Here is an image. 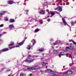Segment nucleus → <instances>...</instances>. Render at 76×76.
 Returning a JSON list of instances; mask_svg holds the SVG:
<instances>
[{
	"label": "nucleus",
	"mask_w": 76,
	"mask_h": 76,
	"mask_svg": "<svg viewBox=\"0 0 76 76\" xmlns=\"http://www.w3.org/2000/svg\"><path fill=\"white\" fill-rule=\"evenodd\" d=\"M44 73H48L50 74H53V73L57 74L58 73V72L56 71H53L51 69H47L44 71Z\"/></svg>",
	"instance_id": "f257e3e1"
},
{
	"label": "nucleus",
	"mask_w": 76,
	"mask_h": 76,
	"mask_svg": "<svg viewBox=\"0 0 76 76\" xmlns=\"http://www.w3.org/2000/svg\"><path fill=\"white\" fill-rule=\"evenodd\" d=\"M65 52L64 51H62L60 53V54L59 55V57H61V56H65L66 55V57H68V56L67 55H69L68 53L65 54L64 53Z\"/></svg>",
	"instance_id": "f03ea898"
},
{
	"label": "nucleus",
	"mask_w": 76,
	"mask_h": 76,
	"mask_svg": "<svg viewBox=\"0 0 76 76\" xmlns=\"http://www.w3.org/2000/svg\"><path fill=\"white\" fill-rule=\"evenodd\" d=\"M62 20L63 22L64 23V24L65 26H66V25H67L68 26H69L70 28V26L67 23V22H66V20H65V19H64V18H63V17H62Z\"/></svg>",
	"instance_id": "7ed1b4c3"
},
{
	"label": "nucleus",
	"mask_w": 76,
	"mask_h": 76,
	"mask_svg": "<svg viewBox=\"0 0 76 76\" xmlns=\"http://www.w3.org/2000/svg\"><path fill=\"white\" fill-rule=\"evenodd\" d=\"M34 67H31V68H27V70H31H31H35L36 69H37L38 68V66H34Z\"/></svg>",
	"instance_id": "20e7f679"
},
{
	"label": "nucleus",
	"mask_w": 76,
	"mask_h": 76,
	"mask_svg": "<svg viewBox=\"0 0 76 76\" xmlns=\"http://www.w3.org/2000/svg\"><path fill=\"white\" fill-rule=\"evenodd\" d=\"M30 59H27L26 60L24 61H25V62H29V63H31V62H33V61H34V59H31V60Z\"/></svg>",
	"instance_id": "39448f33"
},
{
	"label": "nucleus",
	"mask_w": 76,
	"mask_h": 76,
	"mask_svg": "<svg viewBox=\"0 0 76 76\" xmlns=\"http://www.w3.org/2000/svg\"><path fill=\"white\" fill-rule=\"evenodd\" d=\"M57 10L59 12H61L62 11V8L60 6L58 7L56 9H55V10Z\"/></svg>",
	"instance_id": "423d86ee"
},
{
	"label": "nucleus",
	"mask_w": 76,
	"mask_h": 76,
	"mask_svg": "<svg viewBox=\"0 0 76 76\" xmlns=\"http://www.w3.org/2000/svg\"><path fill=\"white\" fill-rule=\"evenodd\" d=\"M8 50H9V48H8L2 49L0 50V53H1V52H4V51H8Z\"/></svg>",
	"instance_id": "0eeeda50"
},
{
	"label": "nucleus",
	"mask_w": 76,
	"mask_h": 76,
	"mask_svg": "<svg viewBox=\"0 0 76 76\" xmlns=\"http://www.w3.org/2000/svg\"><path fill=\"white\" fill-rule=\"evenodd\" d=\"M48 15H52V16H54V15H55V13L54 12V11H50V12H49L48 13Z\"/></svg>",
	"instance_id": "6e6552de"
},
{
	"label": "nucleus",
	"mask_w": 76,
	"mask_h": 76,
	"mask_svg": "<svg viewBox=\"0 0 76 76\" xmlns=\"http://www.w3.org/2000/svg\"><path fill=\"white\" fill-rule=\"evenodd\" d=\"M10 30H12L14 29V26L12 25H10L9 26Z\"/></svg>",
	"instance_id": "1a4fd4ad"
},
{
	"label": "nucleus",
	"mask_w": 76,
	"mask_h": 76,
	"mask_svg": "<svg viewBox=\"0 0 76 76\" xmlns=\"http://www.w3.org/2000/svg\"><path fill=\"white\" fill-rule=\"evenodd\" d=\"M45 13V12L44 10H42L40 11L39 12V14H41V15H44Z\"/></svg>",
	"instance_id": "9d476101"
},
{
	"label": "nucleus",
	"mask_w": 76,
	"mask_h": 76,
	"mask_svg": "<svg viewBox=\"0 0 76 76\" xmlns=\"http://www.w3.org/2000/svg\"><path fill=\"white\" fill-rule=\"evenodd\" d=\"M19 46H20V45H19V44H18V45H17L16 46H14L13 47H9V48H10V49H12V48H15V47H19Z\"/></svg>",
	"instance_id": "9b49d317"
},
{
	"label": "nucleus",
	"mask_w": 76,
	"mask_h": 76,
	"mask_svg": "<svg viewBox=\"0 0 76 76\" xmlns=\"http://www.w3.org/2000/svg\"><path fill=\"white\" fill-rule=\"evenodd\" d=\"M15 20L13 19H10L9 20L10 23H13V22H15Z\"/></svg>",
	"instance_id": "f8f14e48"
},
{
	"label": "nucleus",
	"mask_w": 76,
	"mask_h": 76,
	"mask_svg": "<svg viewBox=\"0 0 76 76\" xmlns=\"http://www.w3.org/2000/svg\"><path fill=\"white\" fill-rule=\"evenodd\" d=\"M25 40H23L22 42L19 43V45H20V46H21V45H23V43H24V42H25Z\"/></svg>",
	"instance_id": "ddd939ff"
},
{
	"label": "nucleus",
	"mask_w": 76,
	"mask_h": 76,
	"mask_svg": "<svg viewBox=\"0 0 76 76\" xmlns=\"http://www.w3.org/2000/svg\"><path fill=\"white\" fill-rule=\"evenodd\" d=\"M38 51H41V52H42L44 51V48H41L40 49H37Z\"/></svg>",
	"instance_id": "4468645a"
},
{
	"label": "nucleus",
	"mask_w": 76,
	"mask_h": 76,
	"mask_svg": "<svg viewBox=\"0 0 76 76\" xmlns=\"http://www.w3.org/2000/svg\"><path fill=\"white\" fill-rule=\"evenodd\" d=\"M13 1H7L8 4H12L13 3Z\"/></svg>",
	"instance_id": "2eb2a0df"
},
{
	"label": "nucleus",
	"mask_w": 76,
	"mask_h": 76,
	"mask_svg": "<svg viewBox=\"0 0 76 76\" xmlns=\"http://www.w3.org/2000/svg\"><path fill=\"white\" fill-rule=\"evenodd\" d=\"M31 57V55H29L28 56L27 58V59H29V60H31V59H33V60H34L33 58H30Z\"/></svg>",
	"instance_id": "dca6fc26"
},
{
	"label": "nucleus",
	"mask_w": 76,
	"mask_h": 76,
	"mask_svg": "<svg viewBox=\"0 0 76 76\" xmlns=\"http://www.w3.org/2000/svg\"><path fill=\"white\" fill-rule=\"evenodd\" d=\"M6 12V11H1L0 13V15H4Z\"/></svg>",
	"instance_id": "f3484780"
},
{
	"label": "nucleus",
	"mask_w": 76,
	"mask_h": 76,
	"mask_svg": "<svg viewBox=\"0 0 76 76\" xmlns=\"http://www.w3.org/2000/svg\"><path fill=\"white\" fill-rule=\"evenodd\" d=\"M48 5V3L46 1L45 2L44 4H43V5L44 6H46L47 5Z\"/></svg>",
	"instance_id": "a211bd4d"
},
{
	"label": "nucleus",
	"mask_w": 76,
	"mask_h": 76,
	"mask_svg": "<svg viewBox=\"0 0 76 76\" xmlns=\"http://www.w3.org/2000/svg\"><path fill=\"white\" fill-rule=\"evenodd\" d=\"M31 42H34L33 44V45H35V44L36 43V42L35 41V40H31Z\"/></svg>",
	"instance_id": "6ab92c4d"
},
{
	"label": "nucleus",
	"mask_w": 76,
	"mask_h": 76,
	"mask_svg": "<svg viewBox=\"0 0 76 76\" xmlns=\"http://www.w3.org/2000/svg\"><path fill=\"white\" fill-rule=\"evenodd\" d=\"M69 49L72 50H73V46H69Z\"/></svg>",
	"instance_id": "aec40b11"
},
{
	"label": "nucleus",
	"mask_w": 76,
	"mask_h": 76,
	"mask_svg": "<svg viewBox=\"0 0 76 76\" xmlns=\"http://www.w3.org/2000/svg\"><path fill=\"white\" fill-rule=\"evenodd\" d=\"M40 31V29L38 28H37L36 30H35L34 31V32H35V33L37 32H38V31Z\"/></svg>",
	"instance_id": "412c9836"
},
{
	"label": "nucleus",
	"mask_w": 76,
	"mask_h": 76,
	"mask_svg": "<svg viewBox=\"0 0 76 76\" xmlns=\"http://www.w3.org/2000/svg\"><path fill=\"white\" fill-rule=\"evenodd\" d=\"M68 72H69V73H68V74L71 75V74H72L73 73V71H68Z\"/></svg>",
	"instance_id": "4be33fe9"
},
{
	"label": "nucleus",
	"mask_w": 76,
	"mask_h": 76,
	"mask_svg": "<svg viewBox=\"0 0 76 76\" xmlns=\"http://www.w3.org/2000/svg\"><path fill=\"white\" fill-rule=\"evenodd\" d=\"M14 45V43L11 42V43L9 45V47H11V46H13Z\"/></svg>",
	"instance_id": "5701e85b"
},
{
	"label": "nucleus",
	"mask_w": 76,
	"mask_h": 76,
	"mask_svg": "<svg viewBox=\"0 0 76 76\" xmlns=\"http://www.w3.org/2000/svg\"><path fill=\"white\" fill-rule=\"evenodd\" d=\"M68 73H69V71L66 72H64V73L65 74V75H70L68 74Z\"/></svg>",
	"instance_id": "b1692460"
},
{
	"label": "nucleus",
	"mask_w": 76,
	"mask_h": 76,
	"mask_svg": "<svg viewBox=\"0 0 76 76\" xmlns=\"http://www.w3.org/2000/svg\"><path fill=\"white\" fill-rule=\"evenodd\" d=\"M27 48L28 50H31V46L30 45H28Z\"/></svg>",
	"instance_id": "393cba45"
},
{
	"label": "nucleus",
	"mask_w": 76,
	"mask_h": 76,
	"mask_svg": "<svg viewBox=\"0 0 76 76\" xmlns=\"http://www.w3.org/2000/svg\"><path fill=\"white\" fill-rule=\"evenodd\" d=\"M53 53L54 54H57V53H58V50H54Z\"/></svg>",
	"instance_id": "a878e982"
},
{
	"label": "nucleus",
	"mask_w": 76,
	"mask_h": 76,
	"mask_svg": "<svg viewBox=\"0 0 76 76\" xmlns=\"http://www.w3.org/2000/svg\"><path fill=\"white\" fill-rule=\"evenodd\" d=\"M42 64L43 66H45V64H46V63L44 62H43L42 63Z\"/></svg>",
	"instance_id": "bb28decb"
},
{
	"label": "nucleus",
	"mask_w": 76,
	"mask_h": 76,
	"mask_svg": "<svg viewBox=\"0 0 76 76\" xmlns=\"http://www.w3.org/2000/svg\"><path fill=\"white\" fill-rule=\"evenodd\" d=\"M57 42H55L53 43V46H54L55 45H57Z\"/></svg>",
	"instance_id": "cd10ccee"
},
{
	"label": "nucleus",
	"mask_w": 76,
	"mask_h": 76,
	"mask_svg": "<svg viewBox=\"0 0 76 76\" xmlns=\"http://www.w3.org/2000/svg\"><path fill=\"white\" fill-rule=\"evenodd\" d=\"M71 24L72 25V26H73V25H75V23H74V22H73V21H72L71 23Z\"/></svg>",
	"instance_id": "c85d7f7f"
},
{
	"label": "nucleus",
	"mask_w": 76,
	"mask_h": 76,
	"mask_svg": "<svg viewBox=\"0 0 76 76\" xmlns=\"http://www.w3.org/2000/svg\"><path fill=\"white\" fill-rule=\"evenodd\" d=\"M56 42H57V43L58 44H59V43H60V42H61L59 40L56 41Z\"/></svg>",
	"instance_id": "c756f323"
},
{
	"label": "nucleus",
	"mask_w": 76,
	"mask_h": 76,
	"mask_svg": "<svg viewBox=\"0 0 76 76\" xmlns=\"http://www.w3.org/2000/svg\"><path fill=\"white\" fill-rule=\"evenodd\" d=\"M31 18H28V21H30V22H31L32 21V20H31Z\"/></svg>",
	"instance_id": "7c9ffc66"
},
{
	"label": "nucleus",
	"mask_w": 76,
	"mask_h": 76,
	"mask_svg": "<svg viewBox=\"0 0 76 76\" xmlns=\"http://www.w3.org/2000/svg\"><path fill=\"white\" fill-rule=\"evenodd\" d=\"M50 41H51V42L54 41V39L53 38L50 39Z\"/></svg>",
	"instance_id": "2f4dec72"
},
{
	"label": "nucleus",
	"mask_w": 76,
	"mask_h": 76,
	"mask_svg": "<svg viewBox=\"0 0 76 76\" xmlns=\"http://www.w3.org/2000/svg\"><path fill=\"white\" fill-rule=\"evenodd\" d=\"M72 43H73V44H74V45H76V42H75V41H73L72 42Z\"/></svg>",
	"instance_id": "473e14b6"
},
{
	"label": "nucleus",
	"mask_w": 76,
	"mask_h": 76,
	"mask_svg": "<svg viewBox=\"0 0 76 76\" xmlns=\"http://www.w3.org/2000/svg\"><path fill=\"white\" fill-rule=\"evenodd\" d=\"M73 40L72 39H71V40H69V42H73Z\"/></svg>",
	"instance_id": "72a5a7b5"
},
{
	"label": "nucleus",
	"mask_w": 76,
	"mask_h": 76,
	"mask_svg": "<svg viewBox=\"0 0 76 76\" xmlns=\"http://www.w3.org/2000/svg\"><path fill=\"white\" fill-rule=\"evenodd\" d=\"M5 20L6 21H8L9 20V19H8V18H5Z\"/></svg>",
	"instance_id": "f704fd0d"
},
{
	"label": "nucleus",
	"mask_w": 76,
	"mask_h": 76,
	"mask_svg": "<svg viewBox=\"0 0 76 76\" xmlns=\"http://www.w3.org/2000/svg\"><path fill=\"white\" fill-rule=\"evenodd\" d=\"M40 24H42V23H43V21H42V20H41L40 21Z\"/></svg>",
	"instance_id": "c9c22d12"
},
{
	"label": "nucleus",
	"mask_w": 76,
	"mask_h": 76,
	"mask_svg": "<svg viewBox=\"0 0 76 76\" xmlns=\"http://www.w3.org/2000/svg\"><path fill=\"white\" fill-rule=\"evenodd\" d=\"M67 49H70V47H67L66 48V50H67Z\"/></svg>",
	"instance_id": "e433bc0d"
},
{
	"label": "nucleus",
	"mask_w": 76,
	"mask_h": 76,
	"mask_svg": "<svg viewBox=\"0 0 76 76\" xmlns=\"http://www.w3.org/2000/svg\"><path fill=\"white\" fill-rule=\"evenodd\" d=\"M3 26H4V25L1 24L0 25V27H3Z\"/></svg>",
	"instance_id": "4c0bfd02"
},
{
	"label": "nucleus",
	"mask_w": 76,
	"mask_h": 76,
	"mask_svg": "<svg viewBox=\"0 0 76 76\" xmlns=\"http://www.w3.org/2000/svg\"><path fill=\"white\" fill-rule=\"evenodd\" d=\"M50 20H51V19H48L47 20V21L48 22H50Z\"/></svg>",
	"instance_id": "58836bf2"
},
{
	"label": "nucleus",
	"mask_w": 76,
	"mask_h": 76,
	"mask_svg": "<svg viewBox=\"0 0 76 76\" xmlns=\"http://www.w3.org/2000/svg\"><path fill=\"white\" fill-rule=\"evenodd\" d=\"M28 76H32V74H30Z\"/></svg>",
	"instance_id": "ea45409f"
},
{
	"label": "nucleus",
	"mask_w": 76,
	"mask_h": 76,
	"mask_svg": "<svg viewBox=\"0 0 76 76\" xmlns=\"http://www.w3.org/2000/svg\"><path fill=\"white\" fill-rule=\"evenodd\" d=\"M61 23H58V25H61Z\"/></svg>",
	"instance_id": "a19ab883"
},
{
	"label": "nucleus",
	"mask_w": 76,
	"mask_h": 76,
	"mask_svg": "<svg viewBox=\"0 0 76 76\" xmlns=\"http://www.w3.org/2000/svg\"><path fill=\"white\" fill-rule=\"evenodd\" d=\"M25 12H27V13L28 12H29V11L28 10H25Z\"/></svg>",
	"instance_id": "79ce46f5"
},
{
	"label": "nucleus",
	"mask_w": 76,
	"mask_h": 76,
	"mask_svg": "<svg viewBox=\"0 0 76 76\" xmlns=\"http://www.w3.org/2000/svg\"><path fill=\"white\" fill-rule=\"evenodd\" d=\"M20 76H23V74H20Z\"/></svg>",
	"instance_id": "37998d69"
},
{
	"label": "nucleus",
	"mask_w": 76,
	"mask_h": 76,
	"mask_svg": "<svg viewBox=\"0 0 76 76\" xmlns=\"http://www.w3.org/2000/svg\"><path fill=\"white\" fill-rule=\"evenodd\" d=\"M33 46H31V50H32V49H33Z\"/></svg>",
	"instance_id": "c03bdc74"
},
{
	"label": "nucleus",
	"mask_w": 76,
	"mask_h": 76,
	"mask_svg": "<svg viewBox=\"0 0 76 76\" xmlns=\"http://www.w3.org/2000/svg\"><path fill=\"white\" fill-rule=\"evenodd\" d=\"M7 72H9V71H10V69H8L7 70Z\"/></svg>",
	"instance_id": "a18cd8bd"
},
{
	"label": "nucleus",
	"mask_w": 76,
	"mask_h": 76,
	"mask_svg": "<svg viewBox=\"0 0 76 76\" xmlns=\"http://www.w3.org/2000/svg\"><path fill=\"white\" fill-rule=\"evenodd\" d=\"M54 12L55 13H57V12L56 11H54Z\"/></svg>",
	"instance_id": "49530a36"
},
{
	"label": "nucleus",
	"mask_w": 76,
	"mask_h": 76,
	"mask_svg": "<svg viewBox=\"0 0 76 76\" xmlns=\"http://www.w3.org/2000/svg\"><path fill=\"white\" fill-rule=\"evenodd\" d=\"M69 45H73V44H72V43H71L69 44Z\"/></svg>",
	"instance_id": "de8ad7c7"
},
{
	"label": "nucleus",
	"mask_w": 76,
	"mask_h": 76,
	"mask_svg": "<svg viewBox=\"0 0 76 76\" xmlns=\"http://www.w3.org/2000/svg\"><path fill=\"white\" fill-rule=\"evenodd\" d=\"M53 15H51L50 16V17H51V18H52V17H53Z\"/></svg>",
	"instance_id": "09e8293b"
},
{
	"label": "nucleus",
	"mask_w": 76,
	"mask_h": 76,
	"mask_svg": "<svg viewBox=\"0 0 76 76\" xmlns=\"http://www.w3.org/2000/svg\"><path fill=\"white\" fill-rule=\"evenodd\" d=\"M66 5H69V4L67 3H66Z\"/></svg>",
	"instance_id": "8fccbe9b"
},
{
	"label": "nucleus",
	"mask_w": 76,
	"mask_h": 76,
	"mask_svg": "<svg viewBox=\"0 0 76 76\" xmlns=\"http://www.w3.org/2000/svg\"><path fill=\"white\" fill-rule=\"evenodd\" d=\"M2 41V40L0 39V42H1Z\"/></svg>",
	"instance_id": "3c124183"
},
{
	"label": "nucleus",
	"mask_w": 76,
	"mask_h": 76,
	"mask_svg": "<svg viewBox=\"0 0 76 76\" xmlns=\"http://www.w3.org/2000/svg\"><path fill=\"white\" fill-rule=\"evenodd\" d=\"M53 5H56V4H53Z\"/></svg>",
	"instance_id": "603ef678"
},
{
	"label": "nucleus",
	"mask_w": 76,
	"mask_h": 76,
	"mask_svg": "<svg viewBox=\"0 0 76 76\" xmlns=\"http://www.w3.org/2000/svg\"><path fill=\"white\" fill-rule=\"evenodd\" d=\"M27 39V37H26V38H25V39Z\"/></svg>",
	"instance_id": "864d4df0"
},
{
	"label": "nucleus",
	"mask_w": 76,
	"mask_h": 76,
	"mask_svg": "<svg viewBox=\"0 0 76 76\" xmlns=\"http://www.w3.org/2000/svg\"><path fill=\"white\" fill-rule=\"evenodd\" d=\"M44 53H43V54H42V55L44 56Z\"/></svg>",
	"instance_id": "5fc2aeb1"
},
{
	"label": "nucleus",
	"mask_w": 76,
	"mask_h": 76,
	"mask_svg": "<svg viewBox=\"0 0 76 76\" xmlns=\"http://www.w3.org/2000/svg\"><path fill=\"white\" fill-rule=\"evenodd\" d=\"M17 28H18V29H19V28H20V27H17Z\"/></svg>",
	"instance_id": "6e6d98bb"
},
{
	"label": "nucleus",
	"mask_w": 76,
	"mask_h": 76,
	"mask_svg": "<svg viewBox=\"0 0 76 76\" xmlns=\"http://www.w3.org/2000/svg\"><path fill=\"white\" fill-rule=\"evenodd\" d=\"M49 17H50V15L48 16H47V18H49Z\"/></svg>",
	"instance_id": "4d7b16f0"
},
{
	"label": "nucleus",
	"mask_w": 76,
	"mask_h": 76,
	"mask_svg": "<svg viewBox=\"0 0 76 76\" xmlns=\"http://www.w3.org/2000/svg\"><path fill=\"white\" fill-rule=\"evenodd\" d=\"M59 1L61 2H62V1H60V0H59Z\"/></svg>",
	"instance_id": "13d9d810"
},
{
	"label": "nucleus",
	"mask_w": 76,
	"mask_h": 76,
	"mask_svg": "<svg viewBox=\"0 0 76 76\" xmlns=\"http://www.w3.org/2000/svg\"><path fill=\"white\" fill-rule=\"evenodd\" d=\"M26 0H25V1H24V2H26Z\"/></svg>",
	"instance_id": "bf43d9fd"
},
{
	"label": "nucleus",
	"mask_w": 76,
	"mask_h": 76,
	"mask_svg": "<svg viewBox=\"0 0 76 76\" xmlns=\"http://www.w3.org/2000/svg\"><path fill=\"white\" fill-rule=\"evenodd\" d=\"M43 60V58L41 59V60Z\"/></svg>",
	"instance_id": "052dcab7"
},
{
	"label": "nucleus",
	"mask_w": 76,
	"mask_h": 76,
	"mask_svg": "<svg viewBox=\"0 0 76 76\" xmlns=\"http://www.w3.org/2000/svg\"><path fill=\"white\" fill-rule=\"evenodd\" d=\"M26 15H28V13H26Z\"/></svg>",
	"instance_id": "680f3d73"
},
{
	"label": "nucleus",
	"mask_w": 76,
	"mask_h": 76,
	"mask_svg": "<svg viewBox=\"0 0 76 76\" xmlns=\"http://www.w3.org/2000/svg\"><path fill=\"white\" fill-rule=\"evenodd\" d=\"M17 3H18V4L19 3V2H17Z\"/></svg>",
	"instance_id": "e2e57ef3"
},
{
	"label": "nucleus",
	"mask_w": 76,
	"mask_h": 76,
	"mask_svg": "<svg viewBox=\"0 0 76 76\" xmlns=\"http://www.w3.org/2000/svg\"><path fill=\"white\" fill-rule=\"evenodd\" d=\"M73 0V1H75V0Z\"/></svg>",
	"instance_id": "0e129e2a"
},
{
	"label": "nucleus",
	"mask_w": 76,
	"mask_h": 76,
	"mask_svg": "<svg viewBox=\"0 0 76 76\" xmlns=\"http://www.w3.org/2000/svg\"><path fill=\"white\" fill-rule=\"evenodd\" d=\"M46 19V18H44V19Z\"/></svg>",
	"instance_id": "69168bd1"
},
{
	"label": "nucleus",
	"mask_w": 76,
	"mask_h": 76,
	"mask_svg": "<svg viewBox=\"0 0 76 76\" xmlns=\"http://www.w3.org/2000/svg\"><path fill=\"white\" fill-rule=\"evenodd\" d=\"M0 37H1V34H0Z\"/></svg>",
	"instance_id": "338daca9"
},
{
	"label": "nucleus",
	"mask_w": 76,
	"mask_h": 76,
	"mask_svg": "<svg viewBox=\"0 0 76 76\" xmlns=\"http://www.w3.org/2000/svg\"><path fill=\"white\" fill-rule=\"evenodd\" d=\"M75 23L76 24V21L75 22Z\"/></svg>",
	"instance_id": "774afa93"
}]
</instances>
